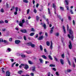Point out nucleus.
<instances>
[{
  "label": "nucleus",
  "mask_w": 76,
  "mask_h": 76,
  "mask_svg": "<svg viewBox=\"0 0 76 76\" xmlns=\"http://www.w3.org/2000/svg\"><path fill=\"white\" fill-rule=\"evenodd\" d=\"M0 42H3V40L2 39L0 38Z\"/></svg>",
  "instance_id": "de8ad7c7"
},
{
  "label": "nucleus",
  "mask_w": 76,
  "mask_h": 76,
  "mask_svg": "<svg viewBox=\"0 0 76 76\" xmlns=\"http://www.w3.org/2000/svg\"><path fill=\"white\" fill-rule=\"evenodd\" d=\"M20 31L22 33H26L27 32V31H26V30L23 29V30H20Z\"/></svg>",
  "instance_id": "6e6552de"
},
{
  "label": "nucleus",
  "mask_w": 76,
  "mask_h": 76,
  "mask_svg": "<svg viewBox=\"0 0 76 76\" xmlns=\"http://www.w3.org/2000/svg\"><path fill=\"white\" fill-rule=\"evenodd\" d=\"M15 44H19V43L20 42V41L18 40H15Z\"/></svg>",
  "instance_id": "0eeeda50"
},
{
  "label": "nucleus",
  "mask_w": 76,
  "mask_h": 76,
  "mask_svg": "<svg viewBox=\"0 0 76 76\" xmlns=\"http://www.w3.org/2000/svg\"><path fill=\"white\" fill-rule=\"evenodd\" d=\"M23 38H24V40H26V36H24Z\"/></svg>",
  "instance_id": "5fc2aeb1"
},
{
  "label": "nucleus",
  "mask_w": 76,
  "mask_h": 76,
  "mask_svg": "<svg viewBox=\"0 0 76 76\" xmlns=\"http://www.w3.org/2000/svg\"><path fill=\"white\" fill-rule=\"evenodd\" d=\"M54 29V27L53 26L52 28H51V30L50 31V34H52L53 33V32L54 31L53 30Z\"/></svg>",
  "instance_id": "423d86ee"
},
{
  "label": "nucleus",
  "mask_w": 76,
  "mask_h": 76,
  "mask_svg": "<svg viewBox=\"0 0 76 76\" xmlns=\"http://www.w3.org/2000/svg\"><path fill=\"white\" fill-rule=\"evenodd\" d=\"M32 44V43L31 42H28L27 43V45H28V46H30Z\"/></svg>",
  "instance_id": "4be33fe9"
},
{
  "label": "nucleus",
  "mask_w": 76,
  "mask_h": 76,
  "mask_svg": "<svg viewBox=\"0 0 76 76\" xmlns=\"http://www.w3.org/2000/svg\"><path fill=\"white\" fill-rule=\"evenodd\" d=\"M17 12V11L15 12L14 13V15H17V14H18V12Z\"/></svg>",
  "instance_id": "6e6d98bb"
},
{
  "label": "nucleus",
  "mask_w": 76,
  "mask_h": 76,
  "mask_svg": "<svg viewBox=\"0 0 76 76\" xmlns=\"http://www.w3.org/2000/svg\"><path fill=\"white\" fill-rule=\"evenodd\" d=\"M53 7L54 8V13L55 14H56V5H55V4H53Z\"/></svg>",
  "instance_id": "39448f33"
},
{
  "label": "nucleus",
  "mask_w": 76,
  "mask_h": 76,
  "mask_svg": "<svg viewBox=\"0 0 76 76\" xmlns=\"http://www.w3.org/2000/svg\"><path fill=\"white\" fill-rule=\"evenodd\" d=\"M66 7L67 8V10H69V6L65 5Z\"/></svg>",
  "instance_id": "58836bf2"
},
{
  "label": "nucleus",
  "mask_w": 76,
  "mask_h": 76,
  "mask_svg": "<svg viewBox=\"0 0 76 76\" xmlns=\"http://www.w3.org/2000/svg\"><path fill=\"white\" fill-rule=\"evenodd\" d=\"M72 69H67L66 72H68V73H69V72H72Z\"/></svg>",
  "instance_id": "5701e85b"
},
{
  "label": "nucleus",
  "mask_w": 76,
  "mask_h": 76,
  "mask_svg": "<svg viewBox=\"0 0 76 76\" xmlns=\"http://www.w3.org/2000/svg\"><path fill=\"white\" fill-rule=\"evenodd\" d=\"M39 18L38 17V16H37L36 20L37 21H38V20H39Z\"/></svg>",
  "instance_id": "473e14b6"
},
{
  "label": "nucleus",
  "mask_w": 76,
  "mask_h": 76,
  "mask_svg": "<svg viewBox=\"0 0 76 76\" xmlns=\"http://www.w3.org/2000/svg\"><path fill=\"white\" fill-rule=\"evenodd\" d=\"M34 33L32 32V33H31L30 34V36H32L34 35Z\"/></svg>",
  "instance_id": "a878e982"
},
{
  "label": "nucleus",
  "mask_w": 76,
  "mask_h": 76,
  "mask_svg": "<svg viewBox=\"0 0 76 76\" xmlns=\"http://www.w3.org/2000/svg\"><path fill=\"white\" fill-rule=\"evenodd\" d=\"M48 14H50V9L49 8H48Z\"/></svg>",
  "instance_id": "79ce46f5"
},
{
  "label": "nucleus",
  "mask_w": 76,
  "mask_h": 76,
  "mask_svg": "<svg viewBox=\"0 0 76 76\" xmlns=\"http://www.w3.org/2000/svg\"><path fill=\"white\" fill-rule=\"evenodd\" d=\"M68 19L69 20H71V17H70V16H68Z\"/></svg>",
  "instance_id": "603ef678"
},
{
  "label": "nucleus",
  "mask_w": 76,
  "mask_h": 76,
  "mask_svg": "<svg viewBox=\"0 0 76 76\" xmlns=\"http://www.w3.org/2000/svg\"><path fill=\"white\" fill-rule=\"evenodd\" d=\"M55 35L57 37H58L59 35H60V34H59V33H56L55 34Z\"/></svg>",
  "instance_id": "c85d7f7f"
},
{
  "label": "nucleus",
  "mask_w": 76,
  "mask_h": 76,
  "mask_svg": "<svg viewBox=\"0 0 76 76\" xmlns=\"http://www.w3.org/2000/svg\"><path fill=\"white\" fill-rule=\"evenodd\" d=\"M49 66L50 67H55V65L53 64H50Z\"/></svg>",
  "instance_id": "c756f323"
},
{
  "label": "nucleus",
  "mask_w": 76,
  "mask_h": 76,
  "mask_svg": "<svg viewBox=\"0 0 76 76\" xmlns=\"http://www.w3.org/2000/svg\"><path fill=\"white\" fill-rule=\"evenodd\" d=\"M70 12H71V14H73V11L72 10H70Z\"/></svg>",
  "instance_id": "8fccbe9b"
},
{
  "label": "nucleus",
  "mask_w": 76,
  "mask_h": 76,
  "mask_svg": "<svg viewBox=\"0 0 76 76\" xmlns=\"http://www.w3.org/2000/svg\"><path fill=\"white\" fill-rule=\"evenodd\" d=\"M21 65H22V66H23L24 68L25 69H28V68L29 67V66H28L25 64H21Z\"/></svg>",
  "instance_id": "7ed1b4c3"
},
{
  "label": "nucleus",
  "mask_w": 76,
  "mask_h": 76,
  "mask_svg": "<svg viewBox=\"0 0 76 76\" xmlns=\"http://www.w3.org/2000/svg\"><path fill=\"white\" fill-rule=\"evenodd\" d=\"M26 53H27V54H31V51H27L26 52Z\"/></svg>",
  "instance_id": "ea45409f"
},
{
  "label": "nucleus",
  "mask_w": 76,
  "mask_h": 76,
  "mask_svg": "<svg viewBox=\"0 0 76 76\" xmlns=\"http://www.w3.org/2000/svg\"><path fill=\"white\" fill-rule=\"evenodd\" d=\"M69 49H71L72 48L73 46H72V43H71V42L70 41H69Z\"/></svg>",
  "instance_id": "20e7f679"
},
{
  "label": "nucleus",
  "mask_w": 76,
  "mask_h": 76,
  "mask_svg": "<svg viewBox=\"0 0 76 76\" xmlns=\"http://www.w3.org/2000/svg\"><path fill=\"white\" fill-rule=\"evenodd\" d=\"M5 23H8V21H7V20H6L5 21Z\"/></svg>",
  "instance_id": "052dcab7"
},
{
  "label": "nucleus",
  "mask_w": 76,
  "mask_h": 76,
  "mask_svg": "<svg viewBox=\"0 0 76 76\" xmlns=\"http://www.w3.org/2000/svg\"><path fill=\"white\" fill-rule=\"evenodd\" d=\"M61 57L62 58H64V54H63L61 55Z\"/></svg>",
  "instance_id": "09e8293b"
},
{
  "label": "nucleus",
  "mask_w": 76,
  "mask_h": 76,
  "mask_svg": "<svg viewBox=\"0 0 76 76\" xmlns=\"http://www.w3.org/2000/svg\"><path fill=\"white\" fill-rule=\"evenodd\" d=\"M22 73H23V71L22 70L19 71L18 72V73L20 74V75H21Z\"/></svg>",
  "instance_id": "ddd939ff"
},
{
  "label": "nucleus",
  "mask_w": 76,
  "mask_h": 76,
  "mask_svg": "<svg viewBox=\"0 0 76 76\" xmlns=\"http://www.w3.org/2000/svg\"><path fill=\"white\" fill-rule=\"evenodd\" d=\"M68 36L69 38H71V37H70V34H68Z\"/></svg>",
  "instance_id": "774afa93"
},
{
  "label": "nucleus",
  "mask_w": 76,
  "mask_h": 76,
  "mask_svg": "<svg viewBox=\"0 0 76 76\" xmlns=\"http://www.w3.org/2000/svg\"><path fill=\"white\" fill-rule=\"evenodd\" d=\"M53 70L54 71H56V69L55 68H53Z\"/></svg>",
  "instance_id": "338daca9"
},
{
  "label": "nucleus",
  "mask_w": 76,
  "mask_h": 76,
  "mask_svg": "<svg viewBox=\"0 0 76 76\" xmlns=\"http://www.w3.org/2000/svg\"><path fill=\"white\" fill-rule=\"evenodd\" d=\"M2 31H6V28L3 29Z\"/></svg>",
  "instance_id": "e2e57ef3"
},
{
  "label": "nucleus",
  "mask_w": 76,
  "mask_h": 76,
  "mask_svg": "<svg viewBox=\"0 0 76 76\" xmlns=\"http://www.w3.org/2000/svg\"><path fill=\"white\" fill-rule=\"evenodd\" d=\"M32 71L34 72L35 71H36L35 70V67H32Z\"/></svg>",
  "instance_id": "393cba45"
},
{
  "label": "nucleus",
  "mask_w": 76,
  "mask_h": 76,
  "mask_svg": "<svg viewBox=\"0 0 76 76\" xmlns=\"http://www.w3.org/2000/svg\"><path fill=\"white\" fill-rule=\"evenodd\" d=\"M35 30H34V28H31V31H32L33 32H34Z\"/></svg>",
  "instance_id": "0e129e2a"
},
{
  "label": "nucleus",
  "mask_w": 76,
  "mask_h": 76,
  "mask_svg": "<svg viewBox=\"0 0 76 76\" xmlns=\"http://www.w3.org/2000/svg\"><path fill=\"white\" fill-rule=\"evenodd\" d=\"M60 62L61 64H62V65H63L64 64V60L62 59H61L60 60Z\"/></svg>",
  "instance_id": "1a4fd4ad"
},
{
  "label": "nucleus",
  "mask_w": 76,
  "mask_h": 76,
  "mask_svg": "<svg viewBox=\"0 0 76 76\" xmlns=\"http://www.w3.org/2000/svg\"><path fill=\"white\" fill-rule=\"evenodd\" d=\"M34 12L35 13H37V10H36V9H34Z\"/></svg>",
  "instance_id": "c9c22d12"
},
{
  "label": "nucleus",
  "mask_w": 76,
  "mask_h": 76,
  "mask_svg": "<svg viewBox=\"0 0 76 76\" xmlns=\"http://www.w3.org/2000/svg\"><path fill=\"white\" fill-rule=\"evenodd\" d=\"M12 41V38H10L9 39V41L11 42Z\"/></svg>",
  "instance_id": "49530a36"
},
{
  "label": "nucleus",
  "mask_w": 76,
  "mask_h": 76,
  "mask_svg": "<svg viewBox=\"0 0 76 76\" xmlns=\"http://www.w3.org/2000/svg\"><path fill=\"white\" fill-rule=\"evenodd\" d=\"M3 42H4V43H6V42H7V41L6 40H4V41L3 40Z\"/></svg>",
  "instance_id": "864d4df0"
},
{
  "label": "nucleus",
  "mask_w": 76,
  "mask_h": 76,
  "mask_svg": "<svg viewBox=\"0 0 76 76\" xmlns=\"http://www.w3.org/2000/svg\"><path fill=\"white\" fill-rule=\"evenodd\" d=\"M30 10L29 9H28L27 10V14H29V12Z\"/></svg>",
  "instance_id": "4c0bfd02"
},
{
  "label": "nucleus",
  "mask_w": 76,
  "mask_h": 76,
  "mask_svg": "<svg viewBox=\"0 0 76 76\" xmlns=\"http://www.w3.org/2000/svg\"><path fill=\"white\" fill-rule=\"evenodd\" d=\"M56 75L57 76H59V74H58V72H56Z\"/></svg>",
  "instance_id": "f704fd0d"
},
{
  "label": "nucleus",
  "mask_w": 76,
  "mask_h": 76,
  "mask_svg": "<svg viewBox=\"0 0 76 76\" xmlns=\"http://www.w3.org/2000/svg\"><path fill=\"white\" fill-rule=\"evenodd\" d=\"M43 26L45 29H46V25L45 23L43 24Z\"/></svg>",
  "instance_id": "72a5a7b5"
},
{
  "label": "nucleus",
  "mask_w": 76,
  "mask_h": 76,
  "mask_svg": "<svg viewBox=\"0 0 76 76\" xmlns=\"http://www.w3.org/2000/svg\"><path fill=\"white\" fill-rule=\"evenodd\" d=\"M39 60L40 63H42V62H43V60H42V58H40Z\"/></svg>",
  "instance_id": "a211bd4d"
},
{
  "label": "nucleus",
  "mask_w": 76,
  "mask_h": 76,
  "mask_svg": "<svg viewBox=\"0 0 76 76\" xmlns=\"http://www.w3.org/2000/svg\"><path fill=\"white\" fill-rule=\"evenodd\" d=\"M48 57L49 59H50L51 60H53V58H52V57H51V56H50V55L48 56Z\"/></svg>",
  "instance_id": "f3484780"
},
{
  "label": "nucleus",
  "mask_w": 76,
  "mask_h": 76,
  "mask_svg": "<svg viewBox=\"0 0 76 76\" xmlns=\"http://www.w3.org/2000/svg\"><path fill=\"white\" fill-rule=\"evenodd\" d=\"M39 48L41 51H42L43 49L42 48V46L41 45H40Z\"/></svg>",
  "instance_id": "412c9836"
},
{
  "label": "nucleus",
  "mask_w": 76,
  "mask_h": 76,
  "mask_svg": "<svg viewBox=\"0 0 76 76\" xmlns=\"http://www.w3.org/2000/svg\"><path fill=\"white\" fill-rule=\"evenodd\" d=\"M16 64V62H14L12 64V67H13V66H14V64Z\"/></svg>",
  "instance_id": "3c124183"
},
{
  "label": "nucleus",
  "mask_w": 76,
  "mask_h": 76,
  "mask_svg": "<svg viewBox=\"0 0 76 76\" xmlns=\"http://www.w3.org/2000/svg\"><path fill=\"white\" fill-rule=\"evenodd\" d=\"M65 1L66 3V5H68L69 4V2L67 0H65Z\"/></svg>",
  "instance_id": "cd10ccee"
},
{
  "label": "nucleus",
  "mask_w": 76,
  "mask_h": 76,
  "mask_svg": "<svg viewBox=\"0 0 76 76\" xmlns=\"http://www.w3.org/2000/svg\"><path fill=\"white\" fill-rule=\"evenodd\" d=\"M68 62L69 63V65H71V64H70V61L69 60H68Z\"/></svg>",
  "instance_id": "680f3d73"
},
{
  "label": "nucleus",
  "mask_w": 76,
  "mask_h": 76,
  "mask_svg": "<svg viewBox=\"0 0 76 76\" xmlns=\"http://www.w3.org/2000/svg\"><path fill=\"white\" fill-rule=\"evenodd\" d=\"M6 7L7 8H9V4L7 3H6Z\"/></svg>",
  "instance_id": "a19ab883"
},
{
  "label": "nucleus",
  "mask_w": 76,
  "mask_h": 76,
  "mask_svg": "<svg viewBox=\"0 0 76 76\" xmlns=\"http://www.w3.org/2000/svg\"><path fill=\"white\" fill-rule=\"evenodd\" d=\"M43 39V36H42L40 37H39L38 39V40H41L42 39Z\"/></svg>",
  "instance_id": "9b49d317"
},
{
  "label": "nucleus",
  "mask_w": 76,
  "mask_h": 76,
  "mask_svg": "<svg viewBox=\"0 0 76 76\" xmlns=\"http://www.w3.org/2000/svg\"><path fill=\"white\" fill-rule=\"evenodd\" d=\"M46 44L47 46H50V42L49 41H47L46 42Z\"/></svg>",
  "instance_id": "b1692460"
},
{
  "label": "nucleus",
  "mask_w": 76,
  "mask_h": 76,
  "mask_svg": "<svg viewBox=\"0 0 76 76\" xmlns=\"http://www.w3.org/2000/svg\"><path fill=\"white\" fill-rule=\"evenodd\" d=\"M72 66L73 67H75V64L73 63L72 64Z\"/></svg>",
  "instance_id": "13d9d810"
},
{
  "label": "nucleus",
  "mask_w": 76,
  "mask_h": 76,
  "mask_svg": "<svg viewBox=\"0 0 76 76\" xmlns=\"http://www.w3.org/2000/svg\"><path fill=\"white\" fill-rule=\"evenodd\" d=\"M1 12L2 13H3V12H4V10L3 9V8L1 9Z\"/></svg>",
  "instance_id": "a18cd8bd"
},
{
  "label": "nucleus",
  "mask_w": 76,
  "mask_h": 76,
  "mask_svg": "<svg viewBox=\"0 0 76 76\" xmlns=\"http://www.w3.org/2000/svg\"><path fill=\"white\" fill-rule=\"evenodd\" d=\"M35 45L34 44H31V46L32 48H34V47H35Z\"/></svg>",
  "instance_id": "bb28decb"
},
{
  "label": "nucleus",
  "mask_w": 76,
  "mask_h": 76,
  "mask_svg": "<svg viewBox=\"0 0 76 76\" xmlns=\"http://www.w3.org/2000/svg\"><path fill=\"white\" fill-rule=\"evenodd\" d=\"M25 20L23 19L22 20V22L21 21H20L19 25L20 26H23V23H25Z\"/></svg>",
  "instance_id": "f03ea898"
},
{
  "label": "nucleus",
  "mask_w": 76,
  "mask_h": 76,
  "mask_svg": "<svg viewBox=\"0 0 76 76\" xmlns=\"http://www.w3.org/2000/svg\"><path fill=\"white\" fill-rule=\"evenodd\" d=\"M60 9H61V10H64V8H63V7H60Z\"/></svg>",
  "instance_id": "e433bc0d"
},
{
  "label": "nucleus",
  "mask_w": 76,
  "mask_h": 76,
  "mask_svg": "<svg viewBox=\"0 0 76 76\" xmlns=\"http://www.w3.org/2000/svg\"><path fill=\"white\" fill-rule=\"evenodd\" d=\"M54 60L56 61H58V59L56 57V56H54Z\"/></svg>",
  "instance_id": "6ab92c4d"
},
{
  "label": "nucleus",
  "mask_w": 76,
  "mask_h": 76,
  "mask_svg": "<svg viewBox=\"0 0 76 76\" xmlns=\"http://www.w3.org/2000/svg\"><path fill=\"white\" fill-rule=\"evenodd\" d=\"M10 60L12 62H13V61H14V59H11Z\"/></svg>",
  "instance_id": "69168bd1"
},
{
  "label": "nucleus",
  "mask_w": 76,
  "mask_h": 76,
  "mask_svg": "<svg viewBox=\"0 0 76 76\" xmlns=\"http://www.w3.org/2000/svg\"><path fill=\"white\" fill-rule=\"evenodd\" d=\"M21 57H25V56L24 55H21Z\"/></svg>",
  "instance_id": "4d7b16f0"
},
{
  "label": "nucleus",
  "mask_w": 76,
  "mask_h": 76,
  "mask_svg": "<svg viewBox=\"0 0 76 76\" xmlns=\"http://www.w3.org/2000/svg\"><path fill=\"white\" fill-rule=\"evenodd\" d=\"M15 9L16 12H18V7H16Z\"/></svg>",
  "instance_id": "37998d69"
},
{
  "label": "nucleus",
  "mask_w": 76,
  "mask_h": 76,
  "mask_svg": "<svg viewBox=\"0 0 76 76\" xmlns=\"http://www.w3.org/2000/svg\"><path fill=\"white\" fill-rule=\"evenodd\" d=\"M42 58H44V59H47V57H46L44 55L42 56Z\"/></svg>",
  "instance_id": "4468645a"
},
{
  "label": "nucleus",
  "mask_w": 76,
  "mask_h": 76,
  "mask_svg": "<svg viewBox=\"0 0 76 76\" xmlns=\"http://www.w3.org/2000/svg\"><path fill=\"white\" fill-rule=\"evenodd\" d=\"M4 23V21L2 20H0V23L1 24L2 23Z\"/></svg>",
  "instance_id": "7c9ffc66"
},
{
  "label": "nucleus",
  "mask_w": 76,
  "mask_h": 76,
  "mask_svg": "<svg viewBox=\"0 0 76 76\" xmlns=\"http://www.w3.org/2000/svg\"><path fill=\"white\" fill-rule=\"evenodd\" d=\"M11 51V49L10 48H8L7 50H6V52L9 53V52H10Z\"/></svg>",
  "instance_id": "f8f14e48"
},
{
  "label": "nucleus",
  "mask_w": 76,
  "mask_h": 76,
  "mask_svg": "<svg viewBox=\"0 0 76 76\" xmlns=\"http://www.w3.org/2000/svg\"><path fill=\"white\" fill-rule=\"evenodd\" d=\"M46 21H47L48 23V24H49V22H48V18H47L46 19Z\"/></svg>",
  "instance_id": "c03bdc74"
},
{
  "label": "nucleus",
  "mask_w": 76,
  "mask_h": 76,
  "mask_svg": "<svg viewBox=\"0 0 76 76\" xmlns=\"http://www.w3.org/2000/svg\"><path fill=\"white\" fill-rule=\"evenodd\" d=\"M69 33L70 34V35H71V39L72 40H73V30L71 29V28H70L69 30Z\"/></svg>",
  "instance_id": "f257e3e1"
},
{
  "label": "nucleus",
  "mask_w": 76,
  "mask_h": 76,
  "mask_svg": "<svg viewBox=\"0 0 76 76\" xmlns=\"http://www.w3.org/2000/svg\"><path fill=\"white\" fill-rule=\"evenodd\" d=\"M10 76V72L9 71H7L6 72V76Z\"/></svg>",
  "instance_id": "9d476101"
},
{
  "label": "nucleus",
  "mask_w": 76,
  "mask_h": 76,
  "mask_svg": "<svg viewBox=\"0 0 76 76\" xmlns=\"http://www.w3.org/2000/svg\"><path fill=\"white\" fill-rule=\"evenodd\" d=\"M53 42H52V41H51V45L50 47V49H52L53 48Z\"/></svg>",
  "instance_id": "dca6fc26"
},
{
  "label": "nucleus",
  "mask_w": 76,
  "mask_h": 76,
  "mask_svg": "<svg viewBox=\"0 0 76 76\" xmlns=\"http://www.w3.org/2000/svg\"><path fill=\"white\" fill-rule=\"evenodd\" d=\"M31 76H34V73L32 72L31 73Z\"/></svg>",
  "instance_id": "bf43d9fd"
},
{
  "label": "nucleus",
  "mask_w": 76,
  "mask_h": 76,
  "mask_svg": "<svg viewBox=\"0 0 76 76\" xmlns=\"http://www.w3.org/2000/svg\"><path fill=\"white\" fill-rule=\"evenodd\" d=\"M28 63L30 64H32V62L31 61H28Z\"/></svg>",
  "instance_id": "2f4dec72"
},
{
  "label": "nucleus",
  "mask_w": 76,
  "mask_h": 76,
  "mask_svg": "<svg viewBox=\"0 0 76 76\" xmlns=\"http://www.w3.org/2000/svg\"><path fill=\"white\" fill-rule=\"evenodd\" d=\"M63 29L64 30V34H66V30H65V27H64V26H63Z\"/></svg>",
  "instance_id": "2eb2a0df"
},
{
  "label": "nucleus",
  "mask_w": 76,
  "mask_h": 76,
  "mask_svg": "<svg viewBox=\"0 0 76 76\" xmlns=\"http://www.w3.org/2000/svg\"><path fill=\"white\" fill-rule=\"evenodd\" d=\"M23 1L24 3H28V1L27 0H23Z\"/></svg>",
  "instance_id": "aec40b11"
}]
</instances>
